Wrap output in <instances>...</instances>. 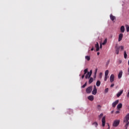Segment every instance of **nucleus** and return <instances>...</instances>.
<instances>
[{"label":"nucleus","mask_w":129,"mask_h":129,"mask_svg":"<svg viewBox=\"0 0 129 129\" xmlns=\"http://www.w3.org/2000/svg\"><path fill=\"white\" fill-rule=\"evenodd\" d=\"M105 93H107V92H108V88H106L105 89Z\"/></svg>","instance_id":"obj_31"},{"label":"nucleus","mask_w":129,"mask_h":129,"mask_svg":"<svg viewBox=\"0 0 129 129\" xmlns=\"http://www.w3.org/2000/svg\"><path fill=\"white\" fill-rule=\"evenodd\" d=\"M115 52L117 55H118L119 53V47H116Z\"/></svg>","instance_id":"obj_18"},{"label":"nucleus","mask_w":129,"mask_h":129,"mask_svg":"<svg viewBox=\"0 0 129 129\" xmlns=\"http://www.w3.org/2000/svg\"><path fill=\"white\" fill-rule=\"evenodd\" d=\"M99 54H100V53H99V52H97V55H99Z\"/></svg>","instance_id":"obj_42"},{"label":"nucleus","mask_w":129,"mask_h":129,"mask_svg":"<svg viewBox=\"0 0 129 129\" xmlns=\"http://www.w3.org/2000/svg\"><path fill=\"white\" fill-rule=\"evenodd\" d=\"M87 85V82H86L85 84L83 85V86H82V88H85Z\"/></svg>","instance_id":"obj_24"},{"label":"nucleus","mask_w":129,"mask_h":129,"mask_svg":"<svg viewBox=\"0 0 129 129\" xmlns=\"http://www.w3.org/2000/svg\"><path fill=\"white\" fill-rule=\"evenodd\" d=\"M115 113H116V114H117V113H119V111H116Z\"/></svg>","instance_id":"obj_38"},{"label":"nucleus","mask_w":129,"mask_h":129,"mask_svg":"<svg viewBox=\"0 0 129 129\" xmlns=\"http://www.w3.org/2000/svg\"><path fill=\"white\" fill-rule=\"evenodd\" d=\"M110 19L111 20V21H113L114 20H115V16H114L112 15V14H110Z\"/></svg>","instance_id":"obj_15"},{"label":"nucleus","mask_w":129,"mask_h":129,"mask_svg":"<svg viewBox=\"0 0 129 129\" xmlns=\"http://www.w3.org/2000/svg\"><path fill=\"white\" fill-rule=\"evenodd\" d=\"M109 128H110V127H109V124H108V128L107 129H109Z\"/></svg>","instance_id":"obj_40"},{"label":"nucleus","mask_w":129,"mask_h":129,"mask_svg":"<svg viewBox=\"0 0 129 129\" xmlns=\"http://www.w3.org/2000/svg\"><path fill=\"white\" fill-rule=\"evenodd\" d=\"M107 42V39H105L104 42L102 43V45H105Z\"/></svg>","instance_id":"obj_25"},{"label":"nucleus","mask_w":129,"mask_h":129,"mask_svg":"<svg viewBox=\"0 0 129 129\" xmlns=\"http://www.w3.org/2000/svg\"><path fill=\"white\" fill-rule=\"evenodd\" d=\"M107 78H108V77H107V76H105L104 81H107Z\"/></svg>","instance_id":"obj_32"},{"label":"nucleus","mask_w":129,"mask_h":129,"mask_svg":"<svg viewBox=\"0 0 129 129\" xmlns=\"http://www.w3.org/2000/svg\"><path fill=\"white\" fill-rule=\"evenodd\" d=\"M100 77H101V76H102V73H100Z\"/></svg>","instance_id":"obj_39"},{"label":"nucleus","mask_w":129,"mask_h":129,"mask_svg":"<svg viewBox=\"0 0 129 129\" xmlns=\"http://www.w3.org/2000/svg\"><path fill=\"white\" fill-rule=\"evenodd\" d=\"M114 86V84H112L110 86V87H113Z\"/></svg>","instance_id":"obj_35"},{"label":"nucleus","mask_w":129,"mask_h":129,"mask_svg":"<svg viewBox=\"0 0 129 129\" xmlns=\"http://www.w3.org/2000/svg\"><path fill=\"white\" fill-rule=\"evenodd\" d=\"M124 59L127 58V54H126V51L125 50L124 51Z\"/></svg>","instance_id":"obj_19"},{"label":"nucleus","mask_w":129,"mask_h":129,"mask_svg":"<svg viewBox=\"0 0 129 129\" xmlns=\"http://www.w3.org/2000/svg\"><path fill=\"white\" fill-rule=\"evenodd\" d=\"M96 93H97V88H96V86L94 85L93 90L92 92V94L93 95H96Z\"/></svg>","instance_id":"obj_3"},{"label":"nucleus","mask_w":129,"mask_h":129,"mask_svg":"<svg viewBox=\"0 0 129 129\" xmlns=\"http://www.w3.org/2000/svg\"><path fill=\"white\" fill-rule=\"evenodd\" d=\"M118 124H119V120H114L113 123V126L116 127Z\"/></svg>","instance_id":"obj_5"},{"label":"nucleus","mask_w":129,"mask_h":129,"mask_svg":"<svg viewBox=\"0 0 129 129\" xmlns=\"http://www.w3.org/2000/svg\"><path fill=\"white\" fill-rule=\"evenodd\" d=\"M126 30L127 32H129V26L128 25H126Z\"/></svg>","instance_id":"obj_27"},{"label":"nucleus","mask_w":129,"mask_h":129,"mask_svg":"<svg viewBox=\"0 0 129 129\" xmlns=\"http://www.w3.org/2000/svg\"><path fill=\"white\" fill-rule=\"evenodd\" d=\"M93 124H94V125H95V126L96 127H97V125H98V123H97V122H94V123H93Z\"/></svg>","instance_id":"obj_26"},{"label":"nucleus","mask_w":129,"mask_h":129,"mask_svg":"<svg viewBox=\"0 0 129 129\" xmlns=\"http://www.w3.org/2000/svg\"><path fill=\"white\" fill-rule=\"evenodd\" d=\"M94 78H96V75H94Z\"/></svg>","instance_id":"obj_41"},{"label":"nucleus","mask_w":129,"mask_h":129,"mask_svg":"<svg viewBox=\"0 0 129 129\" xmlns=\"http://www.w3.org/2000/svg\"><path fill=\"white\" fill-rule=\"evenodd\" d=\"M95 47L96 48L97 52L99 51V44H98V42H97V43L95 45Z\"/></svg>","instance_id":"obj_13"},{"label":"nucleus","mask_w":129,"mask_h":129,"mask_svg":"<svg viewBox=\"0 0 129 129\" xmlns=\"http://www.w3.org/2000/svg\"><path fill=\"white\" fill-rule=\"evenodd\" d=\"M110 81L111 83L114 81V75L113 74L111 75L110 77Z\"/></svg>","instance_id":"obj_8"},{"label":"nucleus","mask_w":129,"mask_h":129,"mask_svg":"<svg viewBox=\"0 0 129 129\" xmlns=\"http://www.w3.org/2000/svg\"><path fill=\"white\" fill-rule=\"evenodd\" d=\"M91 91H92V86L88 87L86 90V92L88 94L91 93Z\"/></svg>","instance_id":"obj_4"},{"label":"nucleus","mask_w":129,"mask_h":129,"mask_svg":"<svg viewBox=\"0 0 129 129\" xmlns=\"http://www.w3.org/2000/svg\"><path fill=\"white\" fill-rule=\"evenodd\" d=\"M88 99L90 100V101H93L94 100V96L93 95H90L88 97Z\"/></svg>","instance_id":"obj_11"},{"label":"nucleus","mask_w":129,"mask_h":129,"mask_svg":"<svg viewBox=\"0 0 129 129\" xmlns=\"http://www.w3.org/2000/svg\"><path fill=\"white\" fill-rule=\"evenodd\" d=\"M122 107V104L119 103L117 106V109H120V108H121Z\"/></svg>","instance_id":"obj_17"},{"label":"nucleus","mask_w":129,"mask_h":129,"mask_svg":"<svg viewBox=\"0 0 129 129\" xmlns=\"http://www.w3.org/2000/svg\"><path fill=\"white\" fill-rule=\"evenodd\" d=\"M118 102H119V100H116L115 102H114L112 104V107H115L117 104H118Z\"/></svg>","instance_id":"obj_6"},{"label":"nucleus","mask_w":129,"mask_h":129,"mask_svg":"<svg viewBox=\"0 0 129 129\" xmlns=\"http://www.w3.org/2000/svg\"><path fill=\"white\" fill-rule=\"evenodd\" d=\"M124 122H126V124L125 125V128H127V126H128V124H129V115H127L125 116V118L124 119Z\"/></svg>","instance_id":"obj_1"},{"label":"nucleus","mask_w":129,"mask_h":129,"mask_svg":"<svg viewBox=\"0 0 129 129\" xmlns=\"http://www.w3.org/2000/svg\"><path fill=\"white\" fill-rule=\"evenodd\" d=\"M91 75H92V70H91L90 72H87V74L85 76L86 79H89Z\"/></svg>","instance_id":"obj_2"},{"label":"nucleus","mask_w":129,"mask_h":129,"mask_svg":"<svg viewBox=\"0 0 129 129\" xmlns=\"http://www.w3.org/2000/svg\"><path fill=\"white\" fill-rule=\"evenodd\" d=\"M100 84H101L100 81H97L96 82V86H98V87L100 86Z\"/></svg>","instance_id":"obj_22"},{"label":"nucleus","mask_w":129,"mask_h":129,"mask_svg":"<svg viewBox=\"0 0 129 129\" xmlns=\"http://www.w3.org/2000/svg\"><path fill=\"white\" fill-rule=\"evenodd\" d=\"M109 73V71L108 70H106L105 72V76H108V74Z\"/></svg>","instance_id":"obj_21"},{"label":"nucleus","mask_w":129,"mask_h":129,"mask_svg":"<svg viewBox=\"0 0 129 129\" xmlns=\"http://www.w3.org/2000/svg\"><path fill=\"white\" fill-rule=\"evenodd\" d=\"M122 77V71H120L118 75V79H120Z\"/></svg>","instance_id":"obj_14"},{"label":"nucleus","mask_w":129,"mask_h":129,"mask_svg":"<svg viewBox=\"0 0 129 129\" xmlns=\"http://www.w3.org/2000/svg\"><path fill=\"white\" fill-rule=\"evenodd\" d=\"M102 116H103V113H101L99 116H98V117L99 118H101V117H102Z\"/></svg>","instance_id":"obj_28"},{"label":"nucleus","mask_w":129,"mask_h":129,"mask_svg":"<svg viewBox=\"0 0 129 129\" xmlns=\"http://www.w3.org/2000/svg\"><path fill=\"white\" fill-rule=\"evenodd\" d=\"M111 113H113V111H112L111 112Z\"/></svg>","instance_id":"obj_43"},{"label":"nucleus","mask_w":129,"mask_h":129,"mask_svg":"<svg viewBox=\"0 0 129 129\" xmlns=\"http://www.w3.org/2000/svg\"><path fill=\"white\" fill-rule=\"evenodd\" d=\"M97 107L98 110H100V109H101V106H100V105H98Z\"/></svg>","instance_id":"obj_29"},{"label":"nucleus","mask_w":129,"mask_h":129,"mask_svg":"<svg viewBox=\"0 0 129 129\" xmlns=\"http://www.w3.org/2000/svg\"><path fill=\"white\" fill-rule=\"evenodd\" d=\"M123 93V90H121L119 92H118L117 93V94H116V96L117 97H119V96H120V95H122V94Z\"/></svg>","instance_id":"obj_10"},{"label":"nucleus","mask_w":129,"mask_h":129,"mask_svg":"<svg viewBox=\"0 0 129 129\" xmlns=\"http://www.w3.org/2000/svg\"><path fill=\"white\" fill-rule=\"evenodd\" d=\"M85 59H86L87 61H89L90 60V56L87 55L85 56Z\"/></svg>","instance_id":"obj_23"},{"label":"nucleus","mask_w":129,"mask_h":129,"mask_svg":"<svg viewBox=\"0 0 129 129\" xmlns=\"http://www.w3.org/2000/svg\"><path fill=\"white\" fill-rule=\"evenodd\" d=\"M102 48V44H100V48L101 49Z\"/></svg>","instance_id":"obj_36"},{"label":"nucleus","mask_w":129,"mask_h":129,"mask_svg":"<svg viewBox=\"0 0 129 129\" xmlns=\"http://www.w3.org/2000/svg\"><path fill=\"white\" fill-rule=\"evenodd\" d=\"M123 37V34L122 33H120L118 37V42H120V41L122 40Z\"/></svg>","instance_id":"obj_9"},{"label":"nucleus","mask_w":129,"mask_h":129,"mask_svg":"<svg viewBox=\"0 0 129 129\" xmlns=\"http://www.w3.org/2000/svg\"><path fill=\"white\" fill-rule=\"evenodd\" d=\"M118 48H119V49H121V50H123V49L124 48V47H123V46H120Z\"/></svg>","instance_id":"obj_30"},{"label":"nucleus","mask_w":129,"mask_h":129,"mask_svg":"<svg viewBox=\"0 0 129 129\" xmlns=\"http://www.w3.org/2000/svg\"><path fill=\"white\" fill-rule=\"evenodd\" d=\"M97 73V69H96L95 70V73H94V75H96Z\"/></svg>","instance_id":"obj_33"},{"label":"nucleus","mask_w":129,"mask_h":129,"mask_svg":"<svg viewBox=\"0 0 129 129\" xmlns=\"http://www.w3.org/2000/svg\"><path fill=\"white\" fill-rule=\"evenodd\" d=\"M108 64H109V60H107V61L106 62V65H108Z\"/></svg>","instance_id":"obj_34"},{"label":"nucleus","mask_w":129,"mask_h":129,"mask_svg":"<svg viewBox=\"0 0 129 129\" xmlns=\"http://www.w3.org/2000/svg\"><path fill=\"white\" fill-rule=\"evenodd\" d=\"M125 29H124V26H121L120 28V31L121 32V33H123L125 31Z\"/></svg>","instance_id":"obj_16"},{"label":"nucleus","mask_w":129,"mask_h":129,"mask_svg":"<svg viewBox=\"0 0 129 129\" xmlns=\"http://www.w3.org/2000/svg\"><path fill=\"white\" fill-rule=\"evenodd\" d=\"M84 74L82 75V79H83V78H84V77H85V74H86V73H87V72H88V69H85L84 71Z\"/></svg>","instance_id":"obj_12"},{"label":"nucleus","mask_w":129,"mask_h":129,"mask_svg":"<svg viewBox=\"0 0 129 129\" xmlns=\"http://www.w3.org/2000/svg\"><path fill=\"white\" fill-rule=\"evenodd\" d=\"M93 82V78H90L89 80V84H91V83Z\"/></svg>","instance_id":"obj_20"},{"label":"nucleus","mask_w":129,"mask_h":129,"mask_svg":"<svg viewBox=\"0 0 129 129\" xmlns=\"http://www.w3.org/2000/svg\"><path fill=\"white\" fill-rule=\"evenodd\" d=\"M102 126H105V116H103L102 118Z\"/></svg>","instance_id":"obj_7"},{"label":"nucleus","mask_w":129,"mask_h":129,"mask_svg":"<svg viewBox=\"0 0 129 129\" xmlns=\"http://www.w3.org/2000/svg\"><path fill=\"white\" fill-rule=\"evenodd\" d=\"M94 50V47L93 46L92 48L91 49V51H93Z\"/></svg>","instance_id":"obj_37"}]
</instances>
